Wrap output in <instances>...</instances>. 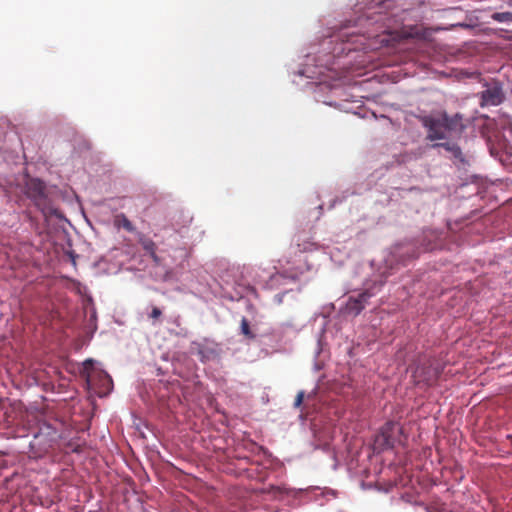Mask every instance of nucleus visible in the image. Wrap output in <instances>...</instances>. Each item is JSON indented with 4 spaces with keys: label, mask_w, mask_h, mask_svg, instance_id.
Wrapping results in <instances>:
<instances>
[{
    "label": "nucleus",
    "mask_w": 512,
    "mask_h": 512,
    "mask_svg": "<svg viewBox=\"0 0 512 512\" xmlns=\"http://www.w3.org/2000/svg\"><path fill=\"white\" fill-rule=\"evenodd\" d=\"M439 370L436 367H432L431 364L423 363L418 365L414 370V378L418 383H425L426 385H432L439 377Z\"/></svg>",
    "instance_id": "6"
},
{
    "label": "nucleus",
    "mask_w": 512,
    "mask_h": 512,
    "mask_svg": "<svg viewBox=\"0 0 512 512\" xmlns=\"http://www.w3.org/2000/svg\"><path fill=\"white\" fill-rule=\"evenodd\" d=\"M241 332L248 339H254L255 338V335L252 333V331L250 329L249 322H248V320L246 318H242V320H241Z\"/></svg>",
    "instance_id": "13"
},
{
    "label": "nucleus",
    "mask_w": 512,
    "mask_h": 512,
    "mask_svg": "<svg viewBox=\"0 0 512 512\" xmlns=\"http://www.w3.org/2000/svg\"><path fill=\"white\" fill-rule=\"evenodd\" d=\"M433 148L442 147L451 154V160L455 165H465L467 163L465 156L458 144L454 142L434 143Z\"/></svg>",
    "instance_id": "7"
},
{
    "label": "nucleus",
    "mask_w": 512,
    "mask_h": 512,
    "mask_svg": "<svg viewBox=\"0 0 512 512\" xmlns=\"http://www.w3.org/2000/svg\"><path fill=\"white\" fill-rule=\"evenodd\" d=\"M481 107L498 106L505 99L503 86L498 81H492L484 85V89L478 93Z\"/></svg>",
    "instance_id": "3"
},
{
    "label": "nucleus",
    "mask_w": 512,
    "mask_h": 512,
    "mask_svg": "<svg viewBox=\"0 0 512 512\" xmlns=\"http://www.w3.org/2000/svg\"><path fill=\"white\" fill-rule=\"evenodd\" d=\"M275 491H276L277 493H283V492H284V491H286V490H285V489H281V488H279V487H278V488H276V489H275Z\"/></svg>",
    "instance_id": "17"
},
{
    "label": "nucleus",
    "mask_w": 512,
    "mask_h": 512,
    "mask_svg": "<svg viewBox=\"0 0 512 512\" xmlns=\"http://www.w3.org/2000/svg\"><path fill=\"white\" fill-rule=\"evenodd\" d=\"M375 291H372L371 288L364 290L361 293H358L357 296H350L345 304L343 309L344 314L357 316L361 313V311L365 308L368 300L375 295Z\"/></svg>",
    "instance_id": "4"
},
{
    "label": "nucleus",
    "mask_w": 512,
    "mask_h": 512,
    "mask_svg": "<svg viewBox=\"0 0 512 512\" xmlns=\"http://www.w3.org/2000/svg\"><path fill=\"white\" fill-rule=\"evenodd\" d=\"M84 374L86 376V380L88 383L92 380V373L94 371V361L92 359H87L83 362Z\"/></svg>",
    "instance_id": "11"
},
{
    "label": "nucleus",
    "mask_w": 512,
    "mask_h": 512,
    "mask_svg": "<svg viewBox=\"0 0 512 512\" xmlns=\"http://www.w3.org/2000/svg\"><path fill=\"white\" fill-rule=\"evenodd\" d=\"M140 244L142 246V248L150 255V257L152 258V260L155 262V263H159V257L158 255L156 254V244L153 240H151L150 238H147V237H143L140 239Z\"/></svg>",
    "instance_id": "9"
},
{
    "label": "nucleus",
    "mask_w": 512,
    "mask_h": 512,
    "mask_svg": "<svg viewBox=\"0 0 512 512\" xmlns=\"http://www.w3.org/2000/svg\"><path fill=\"white\" fill-rule=\"evenodd\" d=\"M381 286H383L382 282L378 285V290L381 288Z\"/></svg>",
    "instance_id": "18"
},
{
    "label": "nucleus",
    "mask_w": 512,
    "mask_h": 512,
    "mask_svg": "<svg viewBox=\"0 0 512 512\" xmlns=\"http://www.w3.org/2000/svg\"><path fill=\"white\" fill-rule=\"evenodd\" d=\"M162 316V311L158 307H153L149 317L153 320H158Z\"/></svg>",
    "instance_id": "15"
},
{
    "label": "nucleus",
    "mask_w": 512,
    "mask_h": 512,
    "mask_svg": "<svg viewBox=\"0 0 512 512\" xmlns=\"http://www.w3.org/2000/svg\"><path fill=\"white\" fill-rule=\"evenodd\" d=\"M27 197L31 199L34 205L43 213H51L50 201L46 194L45 184L39 179H31L26 184Z\"/></svg>",
    "instance_id": "2"
},
{
    "label": "nucleus",
    "mask_w": 512,
    "mask_h": 512,
    "mask_svg": "<svg viewBox=\"0 0 512 512\" xmlns=\"http://www.w3.org/2000/svg\"><path fill=\"white\" fill-rule=\"evenodd\" d=\"M419 121L426 129V140L430 142L447 140L453 136H460L466 129L463 115L460 113L448 115L443 111L420 116Z\"/></svg>",
    "instance_id": "1"
},
{
    "label": "nucleus",
    "mask_w": 512,
    "mask_h": 512,
    "mask_svg": "<svg viewBox=\"0 0 512 512\" xmlns=\"http://www.w3.org/2000/svg\"><path fill=\"white\" fill-rule=\"evenodd\" d=\"M396 431L399 432L400 428L395 422L390 421L385 423L375 437V444L378 448L383 450L392 448L395 444L394 434Z\"/></svg>",
    "instance_id": "5"
},
{
    "label": "nucleus",
    "mask_w": 512,
    "mask_h": 512,
    "mask_svg": "<svg viewBox=\"0 0 512 512\" xmlns=\"http://www.w3.org/2000/svg\"><path fill=\"white\" fill-rule=\"evenodd\" d=\"M97 374L102 381L103 387L109 391L113 386L112 378L104 371H99Z\"/></svg>",
    "instance_id": "12"
},
{
    "label": "nucleus",
    "mask_w": 512,
    "mask_h": 512,
    "mask_svg": "<svg viewBox=\"0 0 512 512\" xmlns=\"http://www.w3.org/2000/svg\"><path fill=\"white\" fill-rule=\"evenodd\" d=\"M304 391H299L296 395V398H295V401H294V407L295 408H299L302 403H303V400H304Z\"/></svg>",
    "instance_id": "14"
},
{
    "label": "nucleus",
    "mask_w": 512,
    "mask_h": 512,
    "mask_svg": "<svg viewBox=\"0 0 512 512\" xmlns=\"http://www.w3.org/2000/svg\"><path fill=\"white\" fill-rule=\"evenodd\" d=\"M122 227L129 232L134 230L132 223L125 216H122Z\"/></svg>",
    "instance_id": "16"
},
{
    "label": "nucleus",
    "mask_w": 512,
    "mask_h": 512,
    "mask_svg": "<svg viewBox=\"0 0 512 512\" xmlns=\"http://www.w3.org/2000/svg\"><path fill=\"white\" fill-rule=\"evenodd\" d=\"M192 349L196 351L202 362H206L217 356L215 347L206 340L204 342H193Z\"/></svg>",
    "instance_id": "8"
},
{
    "label": "nucleus",
    "mask_w": 512,
    "mask_h": 512,
    "mask_svg": "<svg viewBox=\"0 0 512 512\" xmlns=\"http://www.w3.org/2000/svg\"><path fill=\"white\" fill-rule=\"evenodd\" d=\"M491 18L497 22L510 23L512 22V12H495Z\"/></svg>",
    "instance_id": "10"
}]
</instances>
